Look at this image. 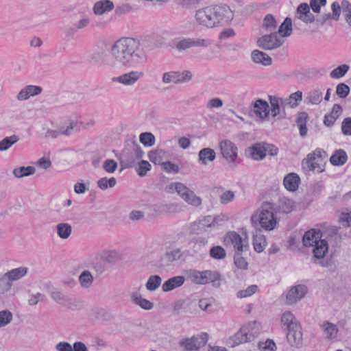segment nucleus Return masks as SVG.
Returning a JSON list of instances; mask_svg holds the SVG:
<instances>
[{"instance_id": "c756f323", "label": "nucleus", "mask_w": 351, "mask_h": 351, "mask_svg": "<svg viewBox=\"0 0 351 351\" xmlns=\"http://www.w3.org/2000/svg\"><path fill=\"white\" fill-rule=\"evenodd\" d=\"M281 322L284 327L289 330L292 328L300 326L297 319L295 317L291 311H285L281 317Z\"/></svg>"}, {"instance_id": "6e6552de", "label": "nucleus", "mask_w": 351, "mask_h": 351, "mask_svg": "<svg viewBox=\"0 0 351 351\" xmlns=\"http://www.w3.org/2000/svg\"><path fill=\"white\" fill-rule=\"evenodd\" d=\"M257 40V45L259 47L265 50H271L280 47L285 42L282 36H279L276 32H269Z\"/></svg>"}, {"instance_id": "09e8293b", "label": "nucleus", "mask_w": 351, "mask_h": 351, "mask_svg": "<svg viewBox=\"0 0 351 351\" xmlns=\"http://www.w3.org/2000/svg\"><path fill=\"white\" fill-rule=\"evenodd\" d=\"M269 101L271 106V112L273 117H276L280 114V105L285 106V101L282 98L277 97H270Z\"/></svg>"}, {"instance_id": "f3484780", "label": "nucleus", "mask_w": 351, "mask_h": 351, "mask_svg": "<svg viewBox=\"0 0 351 351\" xmlns=\"http://www.w3.org/2000/svg\"><path fill=\"white\" fill-rule=\"evenodd\" d=\"M295 17L306 24L315 21V16L311 12L310 6L306 3H302L298 6Z\"/></svg>"}, {"instance_id": "7ed1b4c3", "label": "nucleus", "mask_w": 351, "mask_h": 351, "mask_svg": "<svg viewBox=\"0 0 351 351\" xmlns=\"http://www.w3.org/2000/svg\"><path fill=\"white\" fill-rule=\"evenodd\" d=\"M186 278L191 283L198 285H205L212 283L213 286H219L221 274L216 270H197L190 269L185 271Z\"/></svg>"}, {"instance_id": "c03bdc74", "label": "nucleus", "mask_w": 351, "mask_h": 351, "mask_svg": "<svg viewBox=\"0 0 351 351\" xmlns=\"http://www.w3.org/2000/svg\"><path fill=\"white\" fill-rule=\"evenodd\" d=\"M193 78V74L190 71H176V84L190 82Z\"/></svg>"}, {"instance_id": "bb28decb", "label": "nucleus", "mask_w": 351, "mask_h": 351, "mask_svg": "<svg viewBox=\"0 0 351 351\" xmlns=\"http://www.w3.org/2000/svg\"><path fill=\"white\" fill-rule=\"evenodd\" d=\"M342 112V108L339 104H335L332 106V110L330 113L326 114L324 118V124L327 127L332 126L341 115Z\"/></svg>"}, {"instance_id": "f03ea898", "label": "nucleus", "mask_w": 351, "mask_h": 351, "mask_svg": "<svg viewBox=\"0 0 351 351\" xmlns=\"http://www.w3.org/2000/svg\"><path fill=\"white\" fill-rule=\"evenodd\" d=\"M195 19L199 25L213 28L228 24L233 19V14L226 5L207 6L197 10Z\"/></svg>"}, {"instance_id": "e2e57ef3", "label": "nucleus", "mask_w": 351, "mask_h": 351, "mask_svg": "<svg viewBox=\"0 0 351 351\" xmlns=\"http://www.w3.org/2000/svg\"><path fill=\"white\" fill-rule=\"evenodd\" d=\"M12 281L6 278L5 274L0 278V293L4 294L10 291L12 287Z\"/></svg>"}, {"instance_id": "f704fd0d", "label": "nucleus", "mask_w": 351, "mask_h": 351, "mask_svg": "<svg viewBox=\"0 0 351 351\" xmlns=\"http://www.w3.org/2000/svg\"><path fill=\"white\" fill-rule=\"evenodd\" d=\"M267 245V241L265 236L261 231H256L253 235V246L254 250L260 253L263 252Z\"/></svg>"}, {"instance_id": "774afa93", "label": "nucleus", "mask_w": 351, "mask_h": 351, "mask_svg": "<svg viewBox=\"0 0 351 351\" xmlns=\"http://www.w3.org/2000/svg\"><path fill=\"white\" fill-rule=\"evenodd\" d=\"M242 253H234V262L237 267L241 269L247 268V263L241 256Z\"/></svg>"}, {"instance_id": "b1692460", "label": "nucleus", "mask_w": 351, "mask_h": 351, "mask_svg": "<svg viewBox=\"0 0 351 351\" xmlns=\"http://www.w3.org/2000/svg\"><path fill=\"white\" fill-rule=\"evenodd\" d=\"M324 90L316 88L308 90L305 95V101L308 104L318 105L323 99Z\"/></svg>"}, {"instance_id": "0eeeda50", "label": "nucleus", "mask_w": 351, "mask_h": 351, "mask_svg": "<svg viewBox=\"0 0 351 351\" xmlns=\"http://www.w3.org/2000/svg\"><path fill=\"white\" fill-rule=\"evenodd\" d=\"M212 43V40L209 38L184 37L177 39L174 43V47L179 52H182L192 47L208 48Z\"/></svg>"}, {"instance_id": "603ef678", "label": "nucleus", "mask_w": 351, "mask_h": 351, "mask_svg": "<svg viewBox=\"0 0 351 351\" xmlns=\"http://www.w3.org/2000/svg\"><path fill=\"white\" fill-rule=\"evenodd\" d=\"M182 256V252L178 248L171 249L166 252L165 258L168 263L178 261Z\"/></svg>"}, {"instance_id": "cd10ccee", "label": "nucleus", "mask_w": 351, "mask_h": 351, "mask_svg": "<svg viewBox=\"0 0 351 351\" xmlns=\"http://www.w3.org/2000/svg\"><path fill=\"white\" fill-rule=\"evenodd\" d=\"M300 179L299 176L294 173L287 175L283 180L285 187L289 191H295L298 189Z\"/></svg>"}, {"instance_id": "20e7f679", "label": "nucleus", "mask_w": 351, "mask_h": 351, "mask_svg": "<svg viewBox=\"0 0 351 351\" xmlns=\"http://www.w3.org/2000/svg\"><path fill=\"white\" fill-rule=\"evenodd\" d=\"M319 230L312 229L307 231L303 236L302 241L305 247H312L313 256L316 258H322L328 252V243L325 239H322Z\"/></svg>"}, {"instance_id": "69168bd1", "label": "nucleus", "mask_w": 351, "mask_h": 351, "mask_svg": "<svg viewBox=\"0 0 351 351\" xmlns=\"http://www.w3.org/2000/svg\"><path fill=\"white\" fill-rule=\"evenodd\" d=\"M140 141L145 146H152L155 143V137L152 133H141Z\"/></svg>"}, {"instance_id": "338daca9", "label": "nucleus", "mask_w": 351, "mask_h": 351, "mask_svg": "<svg viewBox=\"0 0 351 351\" xmlns=\"http://www.w3.org/2000/svg\"><path fill=\"white\" fill-rule=\"evenodd\" d=\"M162 82L164 84H176V71H169L165 72L162 75Z\"/></svg>"}, {"instance_id": "e433bc0d", "label": "nucleus", "mask_w": 351, "mask_h": 351, "mask_svg": "<svg viewBox=\"0 0 351 351\" xmlns=\"http://www.w3.org/2000/svg\"><path fill=\"white\" fill-rule=\"evenodd\" d=\"M347 160V154L342 149L336 150L330 158V162L334 166H341L346 162Z\"/></svg>"}, {"instance_id": "dca6fc26", "label": "nucleus", "mask_w": 351, "mask_h": 351, "mask_svg": "<svg viewBox=\"0 0 351 351\" xmlns=\"http://www.w3.org/2000/svg\"><path fill=\"white\" fill-rule=\"evenodd\" d=\"M247 156L254 160H263L267 154L265 143H257L249 147L245 152Z\"/></svg>"}, {"instance_id": "412c9836", "label": "nucleus", "mask_w": 351, "mask_h": 351, "mask_svg": "<svg viewBox=\"0 0 351 351\" xmlns=\"http://www.w3.org/2000/svg\"><path fill=\"white\" fill-rule=\"evenodd\" d=\"M269 113V105L265 101L258 99L254 103L253 114L256 119L264 120L267 118Z\"/></svg>"}, {"instance_id": "39448f33", "label": "nucleus", "mask_w": 351, "mask_h": 351, "mask_svg": "<svg viewBox=\"0 0 351 351\" xmlns=\"http://www.w3.org/2000/svg\"><path fill=\"white\" fill-rule=\"evenodd\" d=\"M326 158L327 154L325 151L317 149L302 160V167L306 171L323 172L325 170Z\"/></svg>"}, {"instance_id": "f257e3e1", "label": "nucleus", "mask_w": 351, "mask_h": 351, "mask_svg": "<svg viewBox=\"0 0 351 351\" xmlns=\"http://www.w3.org/2000/svg\"><path fill=\"white\" fill-rule=\"evenodd\" d=\"M109 53L112 66L134 68L144 59L140 42L130 37H123L114 41L110 45Z\"/></svg>"}, {"instance_id": "864d4df0", "label": "nucleus", "mask_w": 351, "mask_h": 351, "mask_svg": "<svg viewBox=\"0 0 351 351\" xmlns=\"http://www.w3.org/2000/svg\"><path fill=\"white\" fill-rule=\"evenodd\" d=\"M19 138L16 135H12L4 138L0 141V151L8 149L12 145L16 143Z\"/></svg>"}, {"instance_id": "0e129e2a", "label": "nucleus", "mask_w": 351, "mask_h": 351, "mask_svg": "<svg viewBox=\"0 0 351 351\" xmlns=\"http://www.w3.org/2000/svg\"><path fill=\"white\" fill-rule=\"evenodd\" d=\"M161 168L164 171L168 173L176 174L180 171L179 167L170 161H165V162H162Z\"/></svg>"}, {"instance_id": "4c0bfd02", "label": "nucleus", "mask_w": 351, "mask_h": 351, "mask_svg": "<svg viewBox=\"0 0 351 351\" xmlns=\"http://www.w3.org/2000/svg\"><path fill=\"white\" fill-rule=\"evenodd\" d=\"M101 259L108 263H115L121 259V254L116 250H104L101 254Z\"/></svg>"}, {"instance_id": "2f4dec72", "label": "nucleus", "mask_w": 351, "mask_h": 351, "mask_svg": "<svg viewBox=\"0 0 351 351\" xmlns=\"http://www.w3.org/2000/svg\"><path fill=\"white\" fill-rule=\"evenodd\" d=\"M131 300L133 303L139 306L144 310L149 311L152 309L154 307V304L152 302L145 298H143L138 293H132L131 294Z\"/></svg>"}, {"instance_id": "8fccbe9b", "label": "nucleus", "mask_w": 351, "mask_h": 351, "mask_svg": "<svg viewBox=\"0 0 351 351\" xmlns=\"http://www.w3.org/2000/svg\"><path fill=\"white\" fill-rule=\"evenodd\" d=\"M79 282L83 288H89L93 282V276L89 271L85 270L80 275Z\"/></svg>"}, {"instance_id": "1a4fd4ad", "label": "nucleus", "mask_w": 351, "mask_h": 351, "mask_svg": "<svg viewBox=\"0 0 351 351\" xmlns=\"http://www.w3.org/2000/svg\"><path fill=\"white\" fill-rule=\"evenodd\" d=\"M208 340V335L206 332H202L197 336L182 339L179 343L186 351H196L201 347L204 346Z\"/></svg>"}, {"instance_id": "4be33fe9", "label": "nucleus", "mask_w": 351, "mask_h": 351, "mask_svg": "<svg viewBox=\"0 0 351 351\" xmlns=\"http://www.w3.org/2000/svg\"><path fill=\"white\" fill-rule=\"evenodd\" d=\"M114 8V3L110 0H100L95 3L93 10L95 15H102L111 12Z\"/></svg>"}, {"instance_id": "37998d69", "label": "nucleus", "mask_w": 351, "mask_h": 351, "mask_svg": "<svg viewBox=\"0 0 351 351\" xmlns=\"http://www.w3.org/2000/svg\"><path fill=\"white\" fill-rule=\"evenodd\" d=\"M332 14H325L322 16V23L331 19L334 21H338L341 14V7L338 2L335 1L331 5Z\"/></svg>"}, {"instance_id": "79ce46f5", "label": "nucleus", "mask_w": 351, "mask_h": 351, "mask_svg": "<svg viewBox=\"0 0 351 351\" xmlns=\"http://www.w3.org/2000/svg\"><path fill=\"white\" fill-rule=\"evenodd\" d=\"M302 99V92L298 90L291 94L288 98L284 99L285 106H289L291 108H295L298 106Z\"/></svg>"}, {"instance_id": "4d7b16f0", "label": "nucleus", "mask_w": 351, "mask_h": 351, "mask_svg": "<svg viewBox=\"0 0 351 351\" xmlns=\"http://www.w3.org/2000/svg\"><path fill=\"white\" fill-rule=\"evenodd\" d=\"M116 184L117 180L114 178H110L109 179L107 178H102L97 181L98 187L102 190H106L108 187L112 188L116 185Z\"/></svg>"}, {"instance_id": "ea45409f", "label": "nucleus", "mask_w": 351, "mask_h": 351, "mask_svg": "<svg viewBox=\"0 0 351 351\" xmlns=\"http://www.w3.org/2000/svg\"><path fill=\"white\" fill-rule=\"evenodd\" d=\"M279 36H282L284 39L285 37L289 36L292 33V21L290 18L287 17L284 22L279 26L278 31H276Z\"/></svg>"}, {"instance_id": "9d476101", "label": "nucleus", "mask_w": 351, "mask_h": 351, "mask_svg": "<svg viewBox=\"0 0 351 351\" xmlns=\"http://www.w3.org/2000/svg\"><path fill=\"white\" fill-rule=\"evenodd\" d=\"M225 242L227 244L230 243L234 248V253H242L249 249L247 237L243 238L236 232H228L225 237Z\"/></svg>"}, {"instance_id": "de8ad7c7", "label": "nucleus", "mask_w": 351, "mask_h": 351, "mask_svg": "<svg viewBox=\"0 0 351 351\" xmlns=\"http://www.w3.org/2000/svg\"><path fill=\"white\" fill-rule=\"evenodd\" d=\"M350 66L343 64L338 66L335 69H334L330 73V77L332 79H340L343 77L349 71Z\"/></svg>"}, {"instance_id": "680f3d73", "label": "nucleus", "mask_w": 351, "mask_h": 351, "mask_svg": "<svg viewBox=\"0 0 351 351\" xmlns=\"http://www.w3.org/2000/svg\"><path fill=\"white\" fill-rule=\"evenodd\" d=\"M210 255L215 259H223L226 257V253L222 247L217 245L210 249Z\"/></svg>"}, {"instance_id": "72a5a7b5", "label": "nucleus", "mask_w": 351, "mask_h": 351, "mask_svg": "<svg viewBox=\"0 0 351 351\" xmlns=\"http://www.w3.org/2000/svg\"><path fill=\"white\" fill-rule=\"evenodd\" d=\"M278 23L275 17L271 14H267L262 23V29L267 32H276Z\"/></svg>"}, {"instance_id": "bf43d9fd", "label": "nucleus", "mask_w": 351, "mask_h": 351, "mask_svg": "<svg viewBox=\"0 0 351 351\" xmlns=\"http://www.w3.org/2000/svg\"><path fill=\"white\" fill-rule=\"evenodd\" d=\"M13 319V315L9 310L0 311V328L9 324Z\"/></svg>"}, {"instance_id": "a18cd8bd", "label": "nucleus", "mask_w": 351, "mask_h": 351, "mask_svg": "<svg viewBox=\"0 0 351 351\" xmlns=\"http://www.w3.org/2000/svg\"><path fill=\"white\" fill-rule=\"evenodd\" d=\"M183 200H184L187 204L197 207L202 204V199L196 195V194L191 189L189 190V192L186 193L184 197H183Z\"/></svg>"}, {"instance_id": "a878e982", "label": "nucleus", "mask_w": 351, "mask_h": 351, "mask_svg": "<svg viewBox=\"0 0 351 351\" xmlns=\"http://www.w3.org/2000/svg\"><path fill=\"white\" fill-rule=\"evenodd\" d=\"M143 156V152L139 149L136 148L130 154L128 157L124 160V166L125 168L135 167L138 162L141 160Z\"/></svg>"}, {"instance_id": "423d86ee", "label": "nucleus", "mask_w": 351, "mask_h": 351, "mask_svg": "<svg viewBox=\"0 0 351 351\" xmlns=\"http://www.w3.org/2000/svg\"><path fill=\"white\" fill-rule=\"evenodd\" d=\"M274 208L271 203H265L261 208L257 220L262 228L267 231L273 230L278 224V220L274 216Z\"/></svg>"}, {"instance_id": "49530a36", "label": "nucleus", "mask_w": 351, "mask_h": 351, "mask_svg": "<svg viewBox=\"0 0 351 351\" xmlns=\"http://www.w3.org/2000/svg\"><path fill=\"white\" fill-rule=\"evenodd\" d=\"M162 278L158 275H153L149 277L145 287L149 291H156L161 285Z\"/></svg>"}, {"instance_id": "6ab92c4d", "label": "nucleus", "mask_w": 351, "mask_h": 351, "mask_svg": "<svg viewBox=\"0 0 351 351\" xmlns=\"http://www.w3.org/2000/svg\"><path fill=\"white\" fill-rule=\"evenodd\" d=\"M227 220L228 217L223 215L216 217L208 215L204 217L199 223L203 228H217Z\"/></svg>"}, {"instance_id": "3c124183", "label": "nucleus", "mask_w": 351, "mask_h": 351, "mask_svg": "<svg viewBox=\"0 0 351 351\" xmlns=\"http://www.w3.org/2000/svg\"><path fill=\"white\" fill-rule=\"evenodd\" d=\"M35 172V168L32 166L28 167H20L15 168L13 170V174L16 178H23L34 174Z\"/></svg>"}, {"instance_id": "ddd939ff", "label": "nucleus", "mask_w": 351, "mask_h": 351, "mask_svg": "<svg viewBox=\"0 0 351 351\" xmlns=\"http://www.w3.org/2000/svg\"><path fill=\"white\" fill-rule=\"evenodd\" d=\"M144 75L142 71L133 70L112 78L114 83H119L125 86H134Z\"/></svg>"}, {"instance_id": "a19ab883", "label": "nucleus", "mask_w": 351, "mask_h": 351, "mask_svg": "<svg viewBox=\"0 0 351 351\" xmlns=\"http://www.w3.org/2000/svg\"><path fill=\"white\" fill-rule=\"evenodd\" d=\"M309 119L308 114L304 111L299 112L296 114L295 123L300 132H306V123Z\"/></svg>"}, {"instance_id": "5fc2aeb1", "label": "nucleus", "mask_w": 351, "mask_h": 351, "mask_svg": "<svg viewBox=\"0 0 351 351\" xmlns=\"http://www.w3.org/2000/svg\"><path fill=\"white\" fill-rule=\"evenodd\" d=\"M152 169V165L147 160H141L136 166V171L138 176H145Z\"/></svg>"}, {"instance_id": "13d9d810", "label": "nucleus", "mask_w": 351, "mask_h": 351, "mask_svg": "<svg viewBox=\"0 0 351 351\" xmlns=\"http://www.w3.org/2000/svg\"><path fill=\"white\" fill-rule=\"evenodd\" d=\"M243 327H246L248 330V334L250 335V341L259 334V324L256 322L248 323ZM249 337V335H247Z\"/></svg>"}, {"instance_id": "473e14b6", "label": "nucleus", "mask_w": 351, "mask_h": 351, "mask_svg": "<svg viewBox=\"0 0 351 351\" xmlns=\"http://www.w3.org/2000/svg\"><path fill=\"white\" fill-rule=\"evenodd\" d=\"M189 189L182 182H172L167 188V191L169 193H176L178 195L183 199Z\"/></svg>"}, {"instance_id": "2eb2a0df", "label": "nucleus", "mask_w": 351, "mask_h": 351, "mask_svg": "<svg viewBox=\"0 0 351 351\" xmlns=\"http://www.w3.org/2000/svg\"><path fill=\"white\" fill-rule=\"evenodd\" d=\"M43 92V88L40 86L29 84L23 87L16 95L18 101L28 100L31 97H36Z\"/></svg>"}, {"instance_id": "c85d7f7f", "label": "nucleus", "mask_w": 351, "mask_h": 351, "mask_svg": "<svg viewBox=\"0 0 351 351\" xmlns=\"http://www.w3.org/2000/svg\"><path fill=\"white\" fill-rule=\"evenodd\" d=\"M294 208L295 204L292 199L286 197H282L279 198L276 208L278 212L289 213L294 209Z\"/></svg>"}, {"instance_id": "5701e85b", "label": "nucleus", "mask_w": 351, "mask_h": 351, "mask_svg": "<svg viewBox=\"0 0 351 351\" xmlns=\"http://www.w3.org/2000/svg\"><path fill=\"white\" fill-rule=\"evenodd\" d=\"M186 278L182 276H176L169 278L162 285V289L164 292L171 291L176 288L182 286Z\"/></svg>"}, {"instance_id": "a211bd4d", "label": "nucleus", "mask_w": 351, "mask_h": 351, "mask_svg": "<svg viewBox=\"0 0 351 351\" xmlns=\"http://www.w3.org/2000/svg\"><path fill=\"white\" fill-rule=\"evenodd\" d=\"M320 328L326 339L334 341L337 339L339 328L336 324L328 321H324L320 325Z\"/></svg>"}, {"instance_id": "6e6d98bb", "label": "nucleus", "mask_w": 351, "mask_h": 351, "mask_svg": "<svg viewBox=\"0 0 351 351\" xmlns=\"http://www.w3.org/2000/svg\"><path fill=\"white\" fill-rule=\"evenodd\" d=\"M165 152L162 150L151 151L148 154V158L155 165H160L162 166V163L164 162L162 161Z\"/></svg>"}, {"instance_id": "052dcab7", "label": "nucleus", "mask_w": 351, "mask_h": 351, "mask_svg": "<svg viewBox=\"0 0 351 351\" xmlns=\"http://www.w3.org/2000/svg\"><path fill=\"white\" fill-rule=\"evenodd\" d=\"M234 198V192L231 190H227L221 193L219 197V201L221 204L226 205L232 202Z\"/></svg>"}, {"instance_id": "4468645a", "label": "nucleus", "mask_w": 351, "mask_h": 351, "mask_svg": "<svg viewBox=\"0 0 351 351\" xmlns=\"http://www.w3.org/2000/svg\"><path fill=\"white\" fill-rule=\"evenodd\" d=\"M221 153L228 162H234L237 158V147L229 140H223L219 144Z\"/></svg>"}, {"instance_id": "58836bf2", "label": "nucleus", "mask_w": 351, "mask_h": 351, "mask_svg": "<svg viewBox=\"0 0 351 351\" xmlns=\"http://www.w3.org/2000/svg\"><path fill=\"white\" fill-rule=\"evenodd\" d=\"M248 329L246 327H241V329L232 337L234 345H239L241 343L250 341V336L248 332Z\"/></svg>"}, {"instance_id": "f8f14e48", "label": "nucleus", "mask_w": 351, "mask_h": 351, "mask_svg": "<svg viewBox=\"0 0 351 351\" xmlns=\"http://www.w3.org/2000/svg\"><path fill=\"white\" fill-rule=\"evenodd\" d=\"M308 288L304 285H297L290 287L285 293V304L292 305L300 301L307 293Z\"/></svg>"}, {"instance_id": "7c9ffc66", "label": "nucleus", "mask_w": 351, "mask_h": 351, "mask_svg": "<svg viewBox=\"0 0 351 351\" xmlns=\"http://www.w3.org/2000/svg\"><path fill=\"white\" fill-rule=\"evenodd\" d=\"M28 268L24 266H21L7 271L5 273V275L6 276V278H8V279L12 282L21 279L26 276Z\"/></svg>"}, {"instance_id": "c9c22d12", "label": "nucleus", "mask_w": 351, "mask_h": 351, "mask_svg": "<svg viewBox=\"0 0 351 351\" xmlns=\"http://www.w3.org/2000/svg\"><path fill=\"white\" fill-rule=\"evenodd\" d=\"M198 157L199 161L206 165L208 162H212L215 159L216 154L213 149L206 147L199 151Z\"/></svg>"}, {"instance_id": "9b49d317", "label": "nucleus", "mask_w": 351, "mask_h": 351, "mask_svg": "<svg viewBox=\"0 0 351 351\" xmlns=\"http://www.w3.org/2000/svg\"><path fill=\"white\" fill-rule=\"evenodd\" d=\"M87 61L93 65L98 66H112L111 58H107L105 50L102 48L93 49L87 56Z\"/></svg>"}, {"instance_id": "393cba45", "label": "nucleus", "mask_w": 351, "mask_h": 351, "mask_svg": "<svg viewBox=\"0 0 351 351\" xmlns=\"http://www.w3.org/2000/svg\"><path fill=\"white\" fill-rule=\"evenodd\" d=\"M251 58L255 64L265 66H269L272 63V59L268 54L258 49L252 51Z\"/></svg>"}, {"instance_id": "aec40b11", "label": "nucleus", "mask_w": 351, "mask_h": 351, "mask_svg": "<svg viewBox=\"0 0 351 351\" xmlns=\"http://www.w3.org/2000/svg\"><path fill=\"white\" fill-rule=\"evenodd\" d=\"M287 338L291 346L300 347L302 344V332L300 325L287 330Z\"/></svg>"}]
</instances>
